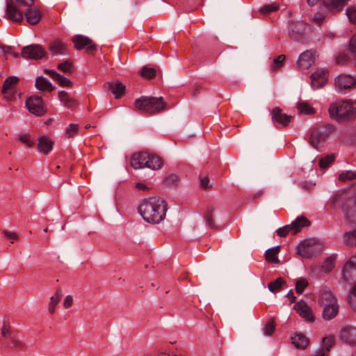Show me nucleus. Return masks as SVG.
Returning a JSON list of instances; mask_svg holds the SVG:
<instances>
[{"mask_svg": "<svg viewBox=\"0 0 356 356\" xmlns=\"http://www.w3.org/2000/svg\"><path fill=\"white\" fill-rule=\"evenodd\" d=\"M198 94H200V88H195V89L194 90L193 93V95L194 97H196V96H197V95H198Z\"/></svg>", "mask_w": 356, "mask_h": 356, "instance_id": "nucleus-64", "label": "nucleus"}, {"mask_svg": "<svg viewBox=\"0 0 356 356\" xmlns=\"http://www.w3.org/2000/svg\"><path fill=\"white\" fill-rule=\"evenodd\" d=\"M25 104L28 111L37 116H42L47 111V106L40 96L31 95L29 97Z\"/></svg>", "mask_w": 356, "mask_h": 356, "instance_id": "nucleus-11", "label": "nucleus"}, {"mask_svg": "<svg viewBox=\"0 0 356 356\" xmlns=\"http://www.w3.org/2000/svg\"><path fill=\"white\" fill-rule=\"evenodd\" d=\"M209 177H204L201 179L200 186L202 188L207 189V188H211V186H209Z\"/></svg>", "mask_w": 356, "mask_h": 356, "instance_id": "nucleus-59", "label": "nucleus"}, {"mask_svg": "<svg viewBox=\"0 0 356 356\" xmlns=\"http://www.w3.org/2000/svg\"><path fill=\"white\" fill-rule=\"evenodd\" d=\"M294 309L297 313L303 318L308 322L314 321V316L311 308L307 305V303L302 300L297 302L294 305Z\"/></svg>", "mask_w": 356, "mask_h": 356, "instance_id": "nucleus-18", "label": "nucleus"}, {"mask_svg": "<svg viewBox=\"0 0 356 356\" xmlns=\"http://www.w3.org/2000/svg\"><path fill=\"white\" fill-rule=\"evenodd\" d=\"M280 9V5L275 2L270 4H266L260 7L259 12L263 15H267L274 12L277 11Z\"/></svg>", "mask_w": 356, "mask_h": 356, "instance_id": "nucleus-38", "label": "nucleus"}, {"mask_svg": "<svg viewBox=\"0 0 356 356\" xmlns=\"http://www.w3.org/2000/svg\"><path fill=\"white\" fill-rule=\"evenodd\" d=\"M291 341L296 348L302 349L305 348L309 343V339L302 333H298L291 337Z\"/></svg>", "mask_w": 356, "mask_h": 356, "instance_id": "nucleus-32", "label": "nucleus"}, {"mask_svg": "<svg viewBox=\"0 0 356 356\" xmlns=\"http://www.w3.org/2000/svg\"><path fill=\"white\" fill-rule=\"evenodd\" d=\"M355 270L356 268H343L341 282L343 284H351L353 282L356 281Z\"/></svg>", "mask_w": 356, "mask_h": 356, "instance_id": "nucleus-31", "label": "nucleus"}, {"mask_svg": "<svg viewBox=\"0 0 356 356\" xmlns=\"http://www.w3.org/2000/svg\"><path fill=\"white\" fill-rule=\"evenodd\" d=\"M334 131V127L330 124H325L315 127L310 134V145L317 149L319 145L325 143Z\"/></svg>", "mask_w": 356, "mask_h": 356, "instance_id": "nucleus-6", "label": "nucleus"}, {"mask_svg": "<svg viewBox=\"0 0 356 356\" xmlns=\"http://www.w3.org/2000/svg\"><path fill=\"white\" fill-rule=\"evenodd\" d=\"M73 298L72 296L68 295L65 298L63 305L65 308L68 309L72 305Z\"/></svg>", "mask_w": 356, "mask_h": 356, "instance_id": "nucleus-58", "label": "nucleus"}, {"mask_svg": "<svg viewBox=\"0 0 356 356\" xmlns=\"http://www.w3.org/2000/svg\"><path fill=\"white\" fill-rule=\"evenodd\" d=\"M215 207L213 206H209L207 207L204 214V218L207 222V225L211 229H217L218 227L215 224L213 219V213Z\"/></svg>", "mask_w": 356, "mask_h": 356, "instance_id": "nucleus-34", "label": "nucleus"}, {"mask_svg": "<svg viewBox=\"0 0 356 356\" xmlns=\"http://www.w3.org/2000/svg\"><path fill=\"white\" fill-rule=\"evenodd\" d=\"M106 84H108L109 89L115 95V99H120L124 95L125 92V86H124L121 82H108Z\"/></svg>", "mask_w": 356, "mask_h": 356, "instance_id": "nucleus-30", "label": "nucleus"}, {"mask_svg": "<svg viewBox=\"0 0 356 356\" xmlns=\"http://www.w3.org/2000/svg\"><path fill=\"white\" fill-rule=\"evenodd\" d=\"M19 79L16 76H8L4 81L1 93L8 100H12L15 98L17 93L16 86L19 83Z\"/></svg>", "mask_w": 356, "mask_h": 356, "instance_id": "nucleus-13", "label": "nucleus"}, {"mask_svg": "<svg viewBox=\"0 0 356 356\" xmlns=\"http://www.w3.org/2000/svg\"><path fill=\"white\" fill-rule=\"evenodd\" d=\"M285 60V56L281 54L278 56L276 58L273 60V63L271 65V68L273 70H276L281 67L284 65V61Z\"/></svg>", "mask_w": 356, "mask_h": 356, "instance_id": "nucleus-51", "label": "nucleus"}, {"mask_svg": "<svg viewBox=\"0 0 356 356\" xmlns=\"http://www.w3.org/2000/svg\"><path fill=\"white\" fill-rule=\"evenodd\" d=\"M286 296L289 298H291V302H294L295 301L296 297L293 296V293L292 292V290L289 291V292L288 293Z\"/></svg>", "mask_w": 356, "mask_h": 356, "instance_id": "nucleus-62", "label": "nucleus"}, {"mask_svg": "<svg viewBox=\"0 0 356 356\" xmlns=\"http://www.w3.org/2000/svg\"><path fill=\"white\" fill-rule=\"evenodd\" d=\"M79 125L76 124H70L66 128L65 137L67 138H72L78 134Z\"/></svg>", "mask_w": 356, "mask_h": 356, "instance_id": "nucleus-43", "label": "nucleus"}, {"mask_svg": "<svg viewBox=\"0 0 356 356\" xmlns=\"http://www.w3.org/2000/svg\"><path fill=\"white\" fill-rule=\"evenodd\" d=\"M355 84V79L347 74H340L334 80L336 90L340 92H342L343 90L350 88Z\"/></svg>", "mask_w": 356, "mask_h": 356, "instance_id": "nucleus-15", "label": "nucleus"}, {"mask_svg": "<svg viewBox=\"0 0 356 356\" xmlns=\"http://www.w3.org/2000/svg\"><path fill=\"white\" fill-rule=\"evenodd\" d=\"M137 210L145 222L159 224L165 218L168 203L160 197H149L143 199Z\"/></svg>", "mask_w": 356, "mask_h": 356, "instance_id": "nucleus-1", "label": "nucleus"}, {"mask_svg": "<svg viewBox=\"0 0 356 356\" xmlns=\"http://www.w3.org/2000/svg\"><path fill=\"white\" fill-rule=\"evenodd\" d=\"M148 152H139L131 155L130 163L134 169L146 168V159L148 158Z\"/></svg>", "mask_w": 356, "mask_h": 356, "instance_id": "nucleus-19", "label": "nucleus"}, {"mask_svg": "<svg viewBox=\"0 0 356 356\" xmlns=\"http://www.w3.org/2000/svg\"><path fill=\"white\" fill-rule=\"evenodd\" d=\"M148 156L145 163L146 168L156 170L163 167V161L158 154L148 152Z\"/></svg>", "mask_w": 356, "mask_h": 356, "instance_id": "nucleus-23", "label": "nucleus"}, {"mask_svg": "<svg viewBox=\"0 0 356 356\" xmlns=\"http://www.w3.org/2000/svg\"><path fill=\"white\" fill-rule=\"evenodd\" d=\"M134 106L138 111L144 114L152 115L163 111L167 104L163 97L142 96L134 102Z\"/></svg>", "mask_w": 356, "mask_h": 356, "instance_id": "nucleus-3", "label": "nucleus"}, {"mask_svg": "<svg viewBox=\"0 0 356 356\" xmlns=\"http://www.w3.org/2000/svg\"><path fill=\"white\" fill-rule=\"evenodd\" d=\"M328 112L331 118L345 122L356 116V106L344 100L336 101L330 105Z\"/></svg>", "mask_w": 356, "mask_h": 356, "instance_id": "nucleus-2", "label": "nucleus"}, {"mask_svg": "<svg viewBox=\"0 0 356 356\" xmlns=\"http://www.w3.org/2000/svg\"><path fill=\"white\" fill-rule=\"evenodd\" d=\"M349 195L347 193H338L335 194L330 203V206L333 208L341 207L345 215L348 214V207L344 205V202H347Z\"/></svg>", "mask_w": 356, "mask_h": 356, "instance_id": "nucleus-21", "label": "nucleus"}, {"mask_svg": "<svg viewBox=\"0 0 356 356\" xmlns=\"http://www.w3.org/2000/svg\"><path fill=\"white\" fill-rule=\"evenodd\" d=\"M54 145V141L48 136H42L38 138V149L40 152L47 155L52 150Z\"/></svg>", "mask_w": 356, "mask_h": 356, "instance_id": "nucleus-22", "label": "nucleus"}, {"mask_svg": "<svg viewBox=\"0 0 356 356\" xmlns=\"http://www.w3.org/2000/svg\"><path fill=\"white\" fill-rule=\"evenodd\" d=\"M337 254H332L330 257L325 259V264L326 267H334L335 261L337 259Z\"/></svg>", "mask_w": 356, "mask_h": 356, "instance_id": "nucleus-53", "label": "nucleus"}, {"mask_svg": "<svg viewBox=\"0 0 356 356\" xmlns=\"http://www.w3.org/2000/svg\"><path fill=\"white\" fill-rule=\"evenodd\" d=\"M315 63L314 53L311 50H306L302 52L297 60V66L303 70H307Z\"/></svg>", "mask_w": 356, "mask_h": 356, "instance_id": "nucleus-17", "label": "nucleus"}, {"mask_svg": "<svg viewBox=\"0 0 356 356\" xmlns=\"http://www.w3.org/2000/svg\"><path fill=\"white\" fill-rule=\"evenodd\" d=\"M139 73L142 77L147 79H152L156 76V70L149 65L143 66L140 69Z\"/></svg>", "mask_w": 356, "mask_h": 356, "instance_id": "nucleus-40", "label": "nucleus"}, {"mask_svg": "<svg viewBox=\"0 0 356 356\" xmlns=\"http://www.w3.org/2000/svg\"><path fill=\"white\" fill-rule=\"evenodd\" d=\"M72 41L76 50L86 49L88 54L92 55L97 51V45L88 36L76 34L72 37Z\"/></svg>", "mask_w": 356, "mask_h": 356, "instance_id": "nucleus-9", "label": "nucleus"}, {"mask_svg": "<svg viewBox=\"0 0 356 356\" xmlns=\"http://www.w3.org/2000/svg\"><path fill=\"white\" fill-rule=\"evenodd\" d=\"M335 154H330L322 157L319 161V166L322 169H327L335 160Z\"/></svg>", "mask_w": 356, "mask_h": 356, "instance_id": "nucleus-41", "label": "nucleus"}, {"mask_svg": "<svg viewBox=\"0 0 356 356\" xmlns=\"http://www.w3.org/2000/svg\"><path fill=\"white\" fill-rule=\"evenodd\" d=\"M24 15L26 22L31 25L37 24L42 18L41 12L38 9L32 8L31 7L25 10Z\"/></svg>", "mask_w": 356, "mask_h": 356, "instance_id": "nucleus-24", "label": "nucleus"}, {"mask_svg": "<svg viewBox=\"0 0 356 356\" xmlns=\"http://www.w3.org/2000/svg\"><path fill=\"white\" fill-rule=\"evenodd\" d=\"M7 346L11 349L20 350L24 347L23 343L21 341L19 336L16 334H12L10 338L8 339Z\"/></svg>", "mask_w": 356, "mask_h": 356, "instance_id": "nucleus-37", "label": "nucleus"}, {"mask_svg": "<svg viewBox=\"0 0 356 356\" xmlns=\"http://www.w3.org/2000/svg\"><path fill=\"white\" fill-rule=\"evenodd\" d=\"M15 4L10 0L7 1L6 15L9 20L21 23L24 14L19 8H29L34 5V0H15Z\"/></svg>", "mask_w": 356, "mask_h": 356, "instance_id": "nucleus-5", "label": "nucleus"}, {"mask_svg": "<svg viewBox=\"0 0 356 356\" xmlns=\"http://www.w3.org/2000/svg\"><path fill=\"white\" fill-rule=\"evenodd\" d=\"M328 77V72L326 70H316L311 75V86L314 89H318L323 87Z\"/></svg>", "mask_w": 356, "mask_h": 356, "instance_id": "nucleus-16", "label": "nucleus"}, {"mask_svg": "<svg viewBox=\"0 0 356 356\" xmlns=\"http://www.w3.org/2000/svg\"><path fill=\"white\" fill-rule=\"evenodd\" d=\"M306 25L303 21H291L288 24L290 39L300 44H305L307 42Z\"/></svg>", "mask_w": 356, "mask_h": 356, "instance_id": "nucleus-8", "label": "nucleus"}, {"mask_svg": "<svg viewBox=\"0 0 356 356\" xmlns=\"http://www.w3.org/2000/svg\"><path fill=\"white\" fill-rule=\"evenodd\" d=\"M12 334H14V333L10 331L9 327L8 325H6V323H4L3 325L1 328V335L5 338L10 339V335Z\"/></svg>", "mask_w": 356, "mask_h": 356, "instance_id": "nucleus-55", "label": "nucleus"}, {"mask_svg": "<svg viewBox=\"0 0 356 356\" xmlns=\"http://www.w3.org/2000/svg\"><path fill=\"white\" fill-rule=\"evenodd\" d=\"M346 15L350 22L356 24V5L348 8L346 9Z\"/></svg>", "mask_w": 356, "mask_h": 356, "instance_id": "nucleus-49", "label": "nucleus"}, {"mask_svg": "<svg viewBox=\"0 0 356 356\" xmlns=\"http://www.w3.org/2000/svg\"><path fill=\"white\" fill-rule=\"evenodd\" d=\"M280 245L268 249L265 252V259L270 264H279L278 254L280 252Z\"/></svg>", "mask_w": 356, "mask_h": 356, "instance_id": "nucleus-28", "label": "nucleus"}, {"mask_svg": "<svg viewBox=\"0 0 356 356\" xmlns=\"http://www.w3.org/2000/svg\"><path fill=\"white\" fill-rule=\"evenodd\" d=\"M318 1V0H307V3L309 4V6H313L316 5Z\"/></svg>", "mask_w": 356, "mask_h": 356, "instance_id": "nucleus-63", "label": "nucleus"}, {"mask_svg": "<svg viewBox=\"0 0 356 356\" xmlns=\"http://www.w3.org/2000/svg\"><path fill=\"white\" fill-rule=\"evenodd\" d=\"M18 140L22 143L26 145L29 147L34 145V142L31 138V136L26 134H21L18 136Z\"/></svg>", "mask_w": 356, "mask_h": 356, "instance_id": "nucleus-46", "label": "nucleus"}, {"mask_svg": "<svg viewBox=\"0 0 356 356\" xmlns=\"http://www.w3.org/2000/svg\"><path fill=\"white\" fill-rule=\"evenodd\" d=\"M136 188L137 189H138L140 191H146L149 190L148 186L146 184L141 183V182L136 183Z\"/></svg>", "mask_w": 356, "mask_h": 356, "instance_id": "nucleus-61", "label": "nucleus"}, {"mask_svg": "<svg viewBox=\"0 0 356 356\" xmlns=\"http://www.w3.org/2000/svg\"><path fill=\"white\" fill-rule=\"evenodd\" d=\"M58 99L63 103V106L73 111L79 104L78 102L69 96L68 93L62 90L58 92Z\"/></svg>", "mask_w": 356, "mask_h": 356, "instance_id": "nucleus-25", "label": "nucleus"}, {"mask_svg": "<svg viewBox=\"0 0 356 356\" xmlns=\"http://www.w3.org/2000/svg\"><path fill=\"white\" fill-rule=\"evenodd\" d=\"M296 108L300 114L313 115L316 112L315 109L306 102H298Z\"/></svg>", "mask_w": 356, "mask_h": 356, "instance_id": "nucleus-36", "label": "nucleus"}, {"mask_svg": "<svg viewBox=\"0 0 356 356\" xmlns=\"http://www.w3.org/2000/svg\"><path fill=\"white\" fill-rule=\"evenodd\" d=\"M271 120L277 129L286 128L290 125L293 120L292 115L283 113L282 109L275 106L270 110Z\"/></svg>", "mask_w": 356, "mask_h": 356, "instance_id": "nucleus-10", "label": "nucleus"}, {"mask_svg": "<svg viewBox=\"0 0 356 356\" xmlns=\"http://www.w3.org/2000/svg\"><path fill=\"white\" fill-rule=\"evenodd\" d=\"M311 225V222L305 216H299L291 224L286 225L276 230L280 237H286L289 233L293 235L297 234L303 227Z\"/></svg>", "mask_w": 356, "mask_h": 356, "instance_id": "nucleus-7", "label": "nucleus"}, {"mask_svg": "<svg viewBox=\"0 0 356 356\" xmlns=\"http://www.w3.org/2000/svg\"><path fill=\"white\" fill-rule=\"evenodd\" d=\"M317 253L315 241L313 238H306L297 246V254L303 258H312Z\"/></svg>", "mask_w": 356, "mask_h": 356, "instance_id": "nucleus-14", "label": "nucleus"}, {"mask_svg": "<svg viewBox=\"0 0 356 356\" xmlns=\"http://www.w3.org/2000/svg\"><path fill=\"white\" fill-rule=\"evenodd\" d=\"M350 294L349 303L356 310V284L350 289Z\"/></svg>", "mask_w": 356, "mask_h": 356, "instance_id": "nucleus-52", "label": "nucleus"}, {"mask_svg": "<svg viewBox=\"0 0 356 356\" xmlns=\"http://www.w3.org/2000/svg\"><path fill=\"white\" fill-rule=\"evenodd\" d=\"M284 282L283 279L281 277L277 278L275 280L270 282L268 285L269 291L273 293L275 292L282 287Z\"/></svg>", "mask_w": 356, "mask_h": 356, "instance_id": "nucleus-44", "label": "nucleus"}, {"mask_svg": "<svg viewBox=\"0 0 356 356\" xmlns=\"http://www.w3.org/2000/svg\"><path fill=\"white\" fill-rule=\"evenodd\" d=\"M349 50L352 54L356 56V34L350 38L349 43Z\"/></svg>", "mask_w": 356, "mask_h": 356, "instance_id": "nucleus-54", "label": "nucleus"}, {"mask_svg": "<svg viewBox=\"0 0 356 356\" xmlns=\"http://www.w3.org/2000/svg\"><path fill=\"white\" fill-rule=\"evenodd\" d=\"M307 285L308 282L305 278L299 279L296 283V291L297 293H302Z\"/></svg>", "mask_w": 356, "mask_h": 356, "instance_id": "nucleus-47", "label": "nucleus"}, {"mask_svg": "<svg viewBox=\"0 0 356 356\" xmlns=\"http://www.w3.org/2000/svg\"><path fill=\"white\" fill-rule=\"evenodd\" d=\"M328 351V348H327L326 349H325L324 348H320L318 350H316L315 353L312 354V356H328V355L326 353Z\"/></svg>", "mask_w": 356, "mask_h": 356, "instance_id": "nucleus-56", "label": "nucleus"}, {"mask_svg": "<svg viewBox=\"0 0 356 356\" xmlns=\"http://www.w3.org/2000/svg\"><path fill=\"white\" fill-rule=\"evenodd\" d=\"M341 337L348 343L356 344V327H348L343 329Z\"/></svg>", "mask_w": 356, "mask_h": 356, "instance_id": "nucleus-26", "label": "nucleus"}, {"mask_svg": "<svg viewBox=\"0 0 356 356\" xmlns=\"http://www.w3.org/2000/svg\"><path fill=\"white\" fill-rule=\"evenodd\" d=\"M348 0H323L324 6L329 10H340L346 4Z\"/></svg>", "mask_w": 356, "mask_h": 356, "instance_id": "nucleus-33", "label": "nucleus"}, {"mask_svg": "<svg viewBox=\"0 0 356 356\" xmlns=\"http://www.w3.org/2000/svg\"><path fill=\"white\" fill-rule=\"evenodd\" d=\"M163 182L167 187L176 188L179 184V178L175 174H170L163 179Z\"/></svg>", "mask_w": 356, "mask_h": 356, "instance_id": "nucleus-39", "label": "nucleus"}, {"mask_svg": "<svg viewBox=\"0 0 356 356\" xmlns=\"http://www.w3.org/2000/svg\"><path fill=\"white\" fill-rule=\"evenodd\" d=\"M3 234L4 236L8 239L16 240L18 238L17 234L15 232H9L7 230H3Z\"/></svg>", "mask_w": 356, "mask_h": 356, "instance_id": "nucleus-57", "label": "nucleus"}, {"mask_svg": "<svg viewBox=\"0 0 356 356\" xmlns=\"http://www.w3.org/2000/svg\"><path fill=\"white\" fill-rule=\"evenodd\" d=\"M275 326L274 320L273 318H270L265 325V327L264 328V334L267 336L271 335L275 331Z\"/></svg>", "mask_w": 356, "mask_h": 356, "instance_id": "nucleus-48", "label": "nucleus"}, {"mask_svg": "<svg viewBox=\"0 0 356 356\" xmlns=\"http://www.w3.org/2000/svg\"><path fill=\"white\" fill-rule=\"evenodd\" d=\"M35 86L40 91L51 92L55 89L51 83L43 76H38L36 78Z\"/></svg>", "mask_w": 356, "mask_h": 356, "instance_id": "nucleus-27", "label": "nucleus"}, {"mask_svg": "<svg viewBox=\"0 0 356 356\" xmlns=\"http://www.w3.org/2000/svg\"><path fill=\"white\" fill-rule=\"evenodd\" d=\"M318 302L321 307L323 308L322 317L324 320L330 321L338 314L339 310L338 300L332 291H323L319 297Z\"/></svg>", "mask_w": 356, "mask_h": 356, "instance_id": "nucleus-4", "label": "nucleus"}, {"mask_svg": "<svg viewBox=\"0 0 356 356\" xmlns=\"http://www.w3.org/2000/svg\"><path fill=\"white\" fill-rule=\"evenodd\" d=\"M74 67L73 62L69 59L57 65V69L64 73H71Z\"/></svg>", "mask_w": 356, "mask_h": 356, "instance_id": "nucleus-42", "label": "nucleus"}, {"mask_svg": "<svg viewBox=\"0 0 356 356\" xmlns=\"http://www.w3.org/2000/svg\"><path fill=\"white\" fill-rule=\"evenodd\" d=\"M355 178H356V174L352 171H346V172H342L339 176V179L343 182L348 180H353Z\"/></svg>", "mask_w": 356, "mask_h": 356, "instance_id": "nucleus-50", "label": "nucleus"}, {"mask_svg": "<svg viewBox=\"0 0 356 356\" xmlns=\"http://www.w3.org/2000/svg\"><path fill=\"white\" fill-rule=\"evenodd\" d=\"M0 47L1 48L3 54L5 55L6 54H13V47L11 46H7V45H1Z\"/></svg>", "mask_w": 356, "mask_h": 356, "instance_id": "nucleus-60", "label": "nucleus"}, {"mask_svg": "<svg viewBox=\"0 0 356 356\" xmlns=\"http://www.w3.org/2000/svg\"><path fill=\"white\" fill-rule=\"evenodd\" d=\"M63 296V292L60 289H57L55 294L52 296L50 298V302L49 303L48 310L49 313L54 314L55 312L56 306L60 302L61 297Z\"/></svg>", "mask_w": 356, "mask_h": 356, "instance_id": "nucleus-35", "label": "nucleus"}, {"mask_svg": "<svg viewBox=\"0 0 356 356\" xmlns=\"http://www.w3.org/2000/svg\"><path fill=\"white\" fill-rule=\"evenodd\" d=\"M44 72L56 81L61 87L72 88L73 86V82L72 81L55 70L46 69Z\"/></svg>", "mask_w": 356, "mask_h": 356, "instance_id": "nucleus-20", "label": "nucleus"}, {"mask_svg": "<svg viewBox=\"0 0 356 356\" xmlns=\"http://www.w3.org/2000/svg\"><path fill=\"white\" fill-rule=\"evenodd\" d=\"M49 50L54 54H66L67 48L63 42L59 40H55L51 42L49 47Z\"/></svg>", "mask_w": 356, "mask_h": 356, "instance_id": "nucleus-29", "label": "nucleus"}, {"mask_svg": "<svg viewBox=\"0 0 356 356\" xmlns=\"http://www.w3.org/2000/svg\"><path fill=\"white\" fill-rule=\"evenodd\" d=\"M344 241L346 244H356V229L344 234Z\"/></svg>", "mask_w": 356, "mask_h": 356, "instance_id": "nucleus-45", "label": "nucleus"}, {"mask_svg": "<svg viewBox=\"0 0 356 356\" xmlns=\"http://www.w3.org/2000/svg\"><path fill=\"white\" fill-rule=\"evenodd\" d=\"M21 56L25 59L40 60L47 56V51L40 44H32L22 49Z\"/></svg>", "mask_w": 356, "mask_h": 356, "instance_id": "nucleus-12", "label": "nucleus"}]
</instances>
